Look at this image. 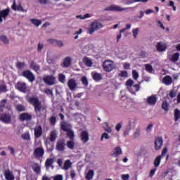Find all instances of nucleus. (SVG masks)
<instances>
[{
  "label": "nucleus",
  "mask_w": 180,
  "mask_h": 180,
  "mask_svg": "<svg viewBox=\"0 0 180 180\" xmlns=\"http://www.w3.org/2000/svg\"><path fill=\"white\" fill-rule=\"evenodd\" d=\"M27 102H29L30 105H32L35 113H40V112H41V108H43V106L41 105V101L39 100V98L34 96L30 97L28 98Z\"/></svg>",
  "instance_id": "nucleus-1"
},
{
  "label": "nucleus",
  "mask_w": 180,
  "mask_h": 180,
  "mask_svg": "<svg viewBox=\"0 0 180 180\" xmlns=\"http://www.w3.org/2000/svg\"><path fill=\"white\" fill-rule=\"evenodd\" d=\"M129 9H133V7L122 8L120 6H116L115 4H112L105 8L104 11H112V12H124V11H129Z\"/></svg>",
  "instance_id": "nucleus-2"
},
{
  "label": "nucleus",
  "mask_w": 180,
  "mask_h": 180,
  "mask_svg": "<svg viewBox=\"0 0 180 180\" xmlns=\"http://www.w3.org/2000/svg\"><path fill=\"white\" fill-rule=\"evenodd\" d=\"M42 79L44 84L49 85V86H52L53 85H56V84H57V78L53 75H45L43 77Z\"/></svg>",
  "instance_id": "nucleus-3"
},
{
  "label": "nucleus",
  "mask_w": 180,
  "mask_h": 180,
  "mask_svg": "<svg viewBox=\"0 0 180 180\" xmlns=\"http://www.w3.org/2000/svg\"><path fill=\"white\" fill-rule=\"evenodd\" d=\"M103 27V25H102V22H91L90 27L89 28V34H94L98 29H102Z\"/></svg>",
  "instance_id": "nucleus-4"
},
{
  "label": "nucleus",
  "mask_w": 180,
  "mask_h": 180,
  "mask_svg": "<svg viewBox=\"0 0 180 180\" xmlns=\"http://www.w3.org/2000/svg\"><path fill=\"white\" fill-rule=\"evenodd\" d=\"M103 68L106 72H110L115 69V65L113 61L110 60H106L103 63Z\"/></svg>",
  "instance_id": "nucleus-5"
},
{
  "label": "nucleus",
  "mask_w": 180,
  "mask_h": 180,
  "mask_svg": "<svg viewBox=\"0 0 180 180\" xmlns=\"http://www.w3.org/2000/svg\"><path fill=\"white\" fill-rule=\"evenodd\" d=\"M22 76L24 77V78L27 79L29 82H33L34 79H36V77L30 70L22 71Z\"/></svg>",
  "instance_id": "nucleus-6"
},
{
  "label": "nucleus",
  "mask_w": 180,
  "mask_h": 180,
  "mask_svg": "<svg viewBox=\"0 0 180 180\" xmlns=\"http://www.w3.org/2000/svg\"><path fill=\"white\" fill-rule=\"evenodd\" d=\"M0 120L3 123L9 124L12 122V116L8 112L0 113Z\"/></svg>",
  "instance_id": "nucleus-7"
},
{
  "label": "nucleus",
  "mask_w": 180,
  "mask_h": 180,
  "mask_svg": "<svg viewBox=\"0 0 180 180\" xmlns=\"http://www.w3.org/2000/svg\"><path fill=\"white\" fill-rule=\"evenodd\" d=\"M15 89L22 92V94H26L27 92V84L25 82H18L15 84Z\"/></svg>",
  "instance_id": "nucleus-8"
},
{
  "label": "nucleus",
  "mask_w": 180,
  "mask_h": 180,
  "mask_svg": "<svg viewBox=\"0 0 180 180\" xmlns=\"http://www.w3.org/2000/svg\"><path fill=\"white\" fill-rule=\"evenodd\" d=\"M34 136L35 139H40L43 136V128L41 125H37L34 129Z\"/></svg>",
  "instance_id": "nucleus-9"
},
{
  "label": "nucleus",
  "mask_w": 180,
  "mask_h": 180,
  "mask_svg": "<svg viewBox=\"0 0 180 180\" xmlns=\"http://www.w3.org/2000/svg\"><path fill=\"white\" fill-rule=\"evenodd\" d=\"M68 86L71 91H75L78 88V83L74 78H71L68 82Z\"/></svg>",
  "instance_id": "nucleus-10"
},
{
  "label": "nucleus",
  "mask_w": 180,
  "mask_h": 180,
  "mask_svg": "<svg viewBox=\"0 0 180 180\" xmlns=\"http://www.w3.org/2000/svg\"><path fill=\"white\" fill-rule=\"evenodd\" d=\"M33 154L35 158H40L44 155V149L43 147H38L34 150Z\"/></svg>",
  "instance_id": "nucleus-11"
},
{
  "label": "nucleus",
  "mask_w": 180,
  "mask_h": 180,
  "mask_svg": "<svg viewBox=\"0 0 180 180\" xmlns=\"http://www.w3.org/2000/svg\"><path fill=\"white\" fill-rule=\"evenodd\" d=\"M65 141L64 139H60L56 143V150L61 152L65 151Z\"/></svg>",
  "instance_id": "nucleus-12"
},
{
  "label": "nucleus",
  "mask_w": 180,
  "mask_h": 180,
  "mask_svg": "<svg viewBox=\"0 0 180 180\" xmlns=\"http://www.w3.org/2000/svg\"><path fill=\"white\" fill-rule=\"evenodd\" d=\"M19 119L21 122H30L32 115L28 112H22L19 115Z\"/></svg>",
  "instance_id": "nucleus-13"
},
{
  "label": "nucleus",
  "mask_w": 180,
  "mask_h": 180,
  "mask_svg": "<svg viewBox=\"0 0 180 180\" xmlns=\"http://www.w3.org/2000/svg\"><path fill=\"white\" fill-rule=\"evenodd\" d=\"M11 8L13 9V11H18V12H27V11L25 10L23 8V6H22V4H19L18 6H16V1H13V4L11 5Z\"/></svg>",
  "instance_id": "nucleus-14"
},
{
  "label": "nucleus",
  "mask_w": 180,
  "mask_h": 180,
  "mask_svg": "<svg viewBox=\"0 0 180 180\" xmlns=\"http://www.w3.org/2000/svg\"><path fill=\"white\" fill-rule=\"evenodd\" d=\"M164 143V140H162V137H158L155 140V150H158L161 149L162 147V144Z\"/></svg>",
  "instance_id": "nucleus-15"
},
{
  "label": "nucleus",
  "mask_w": 180,
  "mask_h": 180,
  "mask_svg": "<svg viewBox=\"0 0 180 180\" xmlns=\"http://www.w3.org/2000/svg\"><path fill=\"white\" fill-rule=\"evenodd\" d=\"M156 49L159 53H162V51H165V50H167V44L162 41L158 42L156 44Z\"/></svg>",
  "instance_id": "nucleus-16"
},
{
  "label": "nucleus",
  "mask_w": 180,
  "mask_h": 180,
  "mask_svg": "<svg viewBox=\"0 0 180 180\" xmlns=\"http://www.w3.org/2000/svg\"><path fill=\"white\" fill-rule=\"evenodd\" d=\"M80 139L82 141V143H88L89 141V134L88 133L87 131H82L80 134Z\"/></svg>",
  "instance_id": "nucleus-17"
},
{
  "label": "nucleus",
  "mask_w": 180,
  "mask_h": 180,
  "mask_svg": "<svg viewBox=\"0 0 180 180\" xmlns=\"http://www.w3.org/2000/svg\"><path fill=\"white\" fill-rule=\"evenodd\" d=\"M157 101H158V98H157V96L155 95H152L147 98L148 105H150L152 106H154V105L157 103Z\"/></svg>",
  "instance_id": "nucleus-18"
},
{
  "label": "nucleus",
  "mask_w": 180,
  "mask_h": 180,
  "mask_svg": "<svg viewBox=\"0 0 180 180\" xmlns=\"http://www.w3.org/2000/svg\"><path fill=\"white\" fill-rule=\"evenodd\" d=\"M9 12H11V9L9 8H6L0 11V23H2V22H4L3 19H5V18H6L9 15Z\"/></svg>",
  "instance_id": "nucleus-19"
},
{
  "label": "nucleus",
  "mask_w": 180,
  "mask_h": 180,
  "mask_svg": "<svg viewBox=\"0 0 180 180\" xmlns=\"http://www.w3.org/2000/svg\"><path fill=\"white\" fill-rule=\"evenodd\" d=\"M71 63H72V58L69 56L65 57L62 65L63 68H68L71 65Z\"/></svg>",
  "instance_id": "nucleus-20"
},
{
  "label": "nucleus",
  "mask_w": 180,
  "mask_h": 180,
  "mask_svg": "<svg viewBox=\"0 0 180 180\" xmlns=\"http://www.w3.org/2000/svg\"><path fill=\"white\" fill-rule=\"evenodd\" d=\"M123 152L122 151V148L120 146L115 147L112 153H111V157H119V155H122Z\"/></svg>",
  "instance_id": "nucleus-21"
},
{
  "label": "nucleus",
  "mask_w": 180,
  "mask_h": 180,
  "mask_svg": "<svg viewBox=\"0 0 180 180\" xmlns=\"http://www.w3.org/2000/svg\"><path fill=\"white\" fill-rule=\"evenodd\" d=\"M129 91L132 94V95H136V92H139L140 91V84H134L129 87Z\"/></svg>",
  "instance_id": "nucleus-22"
},
{
  "label": "nucleus",
  "mask_w": 180,
  "mask_h": 180,
  "mask_svg": "<svg viewBox=\"0 0 180 180\" xmlns=\"http://www.w3.org/2000/svg\"><path fill=\"white\" fill-rule=\"evenodd\" d=\"M30 68L35 71V72H39V71H40V65L36 63V62L33 60L30 62Z\"/></svg>",
  "instance_id": "nucleus-23"
},
{
  "label": "nucleus",
  "mask_w": 180,
  "mask_h": 180,
  "mask_svg": "<svg viewBox=\"0 0 180 180\" xmlns=\"http://www.w3.org/2000/svg\"><path fill=\"white\" fill-rule=\"evenodd\" d=\"M57 131H52L49 135V141H51V143H55L56 140H57Z\"/></svg>",
  "instance_id": "nucleus-24"
},
{
  "label": "nucleus",
  "mask_w": 180,
  "mask_h": 180,
  "mask_svg": "<svg viewBox=\"0 0 180 180\" xmlns=\"http://www.w3.org/2000/svg\"><path fill=\"white\" fill-rule=\"evenodd\" d=\"M4 176L6 178V180H15V176L9 170L5 171Z\"/></svg>",
  "instance_id": "nucleus-25"
},
{
  "label": "nucleus",
  "mask_w": 180,
  "mask_h": 180,
  "mask_svg": "<svg viewBox=\"0 0 180 180\" xmlns=\"http://www.w3.org/2000/svg\"><path fill=\"white\" fill-rule=\"evenodd\" d=\"M129 77V73L126 70H121L120 72L118 74V78L120 81H123V79H126Z\"/></svg>",
  "instance_id": "nucleus-26"
},
{
  "label": "nucleus",
  "mask_w": 180,
  "mask_h": 180,
  "mask_svg": "<svg viewBox=\"0 0 180 180\" xmlns=\"http://www.w3.org/2000/svg\"><path fill=\"white\" fill-rule=\"evenodd\" d=\"M91 75H92L93 79L96 82H98V81H101L102 79V74L101 73L92 72Z\"/></svg>",
  "instance_id": "nucleus-27"
},
{
  "label": "nucleus",
  "mask_w": 180,
  "mask_h": 180,
  "mask_svg": "<svg viewBox=\"0 0 180 180\" xmlns=\"http://www.w3.org/2000/svg\"><path fill=\"white\" fill-rule=\"evenodd\" d=\"M179 56H180V54H179V53H178V52L174 53V54L172 56L171 58H170V61H171L172 63H176V61H179Z\"/></svg>",
  "instance_id": "nucleus-28"
},
{
  "label": "nucleus",
  "mask_w": 180,
  "mask_h": 180,
  "mask_svg": "<svg viewBox=\"0 0 180 180\" xmlns=\"http://www.w3.org/2000/svg\"><path fill=\"white\" fill-rule=\"evenodd\" d=\"M163 82L165 85H171L172 84V78H171V76H165L163 78Z\"/></svg>",
  "instance_id": "nucleus-29"
},
{
  "label": "nucleus",
  "mask_w": 180,
  "mask_h": 180,
  "mask_svg": "<svg viewBox=\"0 0 180 180\" xmlns=\"http://www.w3.org/2000/svg\"><path fill=\"white\" fill-rule=\"evenodd\" d=\"M71 165H72V163H71V161H70V160H67L65 161L64 165L62 167V169L67 171L70 169V168H71Z\"/></svg>",
  "instance_id": "nucleus-30"
},
{
  "label": "nucleus",
  "mask_w": 180,
  "mask_h": 180,
  "mask_svg": "<svg viewBox=\"0 0 180 180\" xmlns=\"http://www.w3.org/2000/svg\"><path fill=\"white\" fill-rule=\"evenodd\" d=\"M53 164H54V158H48L45 162V167L46 168H50Z\"/></svg>",
  "instance_id": "nucleus-31"
},
{
  "label": "nucleus",
  "mask_w": 180,
  "mask_h": 180,
  "mask_svg": "<svg viewBox=\"0 0 180 180\" xmlns=\"http://www.w3.org/2000/svg\"><path fill=\"white\" fill-rule=\"evenodd\" d=\"M32 169L34 172H36L37 175L40 174L41 167L40 165H39V164H34V165L32 166Z\"/></svg>",
  "instance_id": "nucleus-32"
},
{
  "label": "nucleus",
  "mask_w": 180,
  "mask_h": 180,
  "mask_svg": "<svg viewBox=\"0 0 180 180\" xmlns=\"http://www.w3.org/2000/svg\"><path fill=\"white\" fill-rule=\"evenodd\" d=\"M94 170L90 169V170H89V172L86 174L85 179L86 180H91V179H94Z\"/></svg>",
  "instance_id": "nucleus-33"
},
{
  "label": "nucleus",
  "mask_w": 180,
  "mask_h": 180,
  "mask_svg": "<svg viewBox=\"0 0 180 180\" xmlns=\"http://www.w3.org/2000/svg\"><path fill=\"white\" fill-rule=\"evenodd\" d=\"M83 63L86 65V67H92V60L88 57H85L83 59Z\"/></svg>",
  "instance_id": "nucleus-34"
},
{
  "label": "nucleus",
  "mask_w": 180,
  "mask_h": 180,
  "mask_svg": "<svg viewBox=\"0 0 180 180\" xmlns=\"http://www.w3.org/2000/svg\"><path fill=\"white\" fill-rule=\"evenodd\" d=\"M66 146L70 150H74V148H75V143L72 140L68 141L66 143Z\"/></svg>",
  "instance_id": "nucleus-35"
},
{
  "label": "nucleus",
  "mask_w": 180,
  "mask_h": 180,
  "mask_svg": "<svg viewBox=\"0 0 180 180\" xmlns=\"http://www.w3.org/2000/svg\"><path fill=\"white\" fill-rule=\"evenodd\" d=\"M60 129L63 131H68L69 130H71L70 128H68V124H67L65 122L60 124Z\"/></svg>",
  "instance_id": "nucleus-36"
},
{
  "label": "nucleus",
  "mask_w": 180,
  "mask_h": 180,
  "mask_svg": "<svg viewBox=\"0 0 180 180\" xmlns=\"http://www.w3.org/2000/svg\"><path fill=\"white\" fill-rule=\"evenodd\" d=\"M30 22H32V25H34V26H37V27H38V26H40V25H41V20L32 18L30 20Z\"/></svg>",
  "instance_id": "nucleus-37"
},
{
  "label": "nucleus",
  "mask_w": 180,
  "mask_h": 180,
  "mask_svg": "<svg viewBox=\"0 0 180 180\" xmlns=\"http://www.w3.org/2000/svg\"><path fill=\"white\" fill-rule=\"evenodd\" d=\"M160 163H161V155H158L155 158L154 161V165L155 168H158V167H160Z\"/></svg>",
  "instance_id": "nucleus-38"
},
{
  "label": "nucleus",
  "mask_w": 180,
  "mask_h": 180,
  "mask_svg": "<svg viewBox=\"0 0 180 180\" xmlns=\"http://www.w3.org/2000/svg\"><path fill=\"white\" fill-rule=\"evenodd\" d=\"M0 41H2L4 44H9V39H8V37L6 35L0 36Z\"/></svg>",
  "instance_id": "nucleus-39"
},
{
  "label": "nucleus",
  "mask_w": 180,
  "mask_h": 180,
  "mask_svg": "<svg viewBox=\"0 0 180 180\" xmlns=\"http://www.w3.org/2000/svg\"><path fill=\"white\" fill-rule=\"evenodd\" d=\"M49 41H51V43L57 44V46H58V47H63V46H64V44L63 43V41H58L57 39H50Z\"/></svg>",
  "instance_id": "nucleus-40"
},
{
  "label": "nucleus",
  "mask_w": 180,
  "mask_h": 180,
  "mask_svg": "<svg viewBox=\"0 0 180 180\" xmlns=\"http://www.w3.org/2000/svg\"><path fill=\"white\" fill-rule=\"evenodd\" d=\"M169 104L168 103L167 101H164L162 103V109H163L165 112H168V110H169Z\"/></svg>",
  "instance_id": "nucleus-41"
},
{
  "label": "nucleus",
  "mask_w": 180,
  "mask_h": 180,
  "mask_svg": "<svg viewBox=\"0 0 180 180\" xmlns=\"http://www.w3.org/2000/svg\"><path fill=\"white\" fill-rule=\"evenodd\" d=\"M15 109L18 112H25L26 110V108H25V105L22 104H18L15 106Z\"/></svg>",
  "instance_id": "nucleus-42"
},
{
  "label": "nucleus",
  "mask_w": 180,
  "mask_h": 180,
  "mask_svg": "<svg viewBox=\"0 0 180 180\" xmlns=\"http://www.w3.org/2000/svg\"><path fill=\"white\" fill-rule=\"evenodd\" d=\"M145 70H146V71L149 72V74H151L153 72V71H154V69H153V66L150 64L145 65Z\"/></svg>",
  "instance_id": "nucleus-43"
},
{
  "label": "nucleus",
  "mask_w": 180,
  "mask_h": 180,
  "mask_svg": "<svg viewBox=\"0 0 180 180\" xmlns=\"http://www.w3.org/2000/svg\"><path fill=\"white\" fill-rule=\"evenodd\" d=\"M180 119V111L178 109L174 110V120L177 122Z\"/></svg>",
  "instance_id": "nucleus-44"
},
{
  "label": "nucleus",
  "mask_w": 180,
  "mask_h": 180,
  "mask_svg": "<svg viewBox=\"0 0 180 180\" xmlns=\"http://www.w3.org/2000/svg\"><path fill=\"white\" fill-rule=\"evenodd\" d=\"M67 136L70 140H74V137L75 136L74 135V131L70 129L69 131H67Z\"/></svg>",
  "instance_id": "nucleus-45"
},
{
  "label": "nucleus",
  "mask_w": 180,
  "mask_h": 180,
  "mask_svg": "<svg viewBox=\"0 0 180 180\" xmlns=\"http://www.w3.org/2000/svg\"><path fill=\"white\" fill-rule=\"evenodd\" d=\"M49 122L51 126H56V123L57 122V117H56L55 116H51L49 118Z\"/></svg>",
  "instance_id": "nucleus-46"
},
{
  "label": "nucleus",
  "mask_w": 180,
  "mask_h": 180,
  "mask_svg": "<svg viewBox=\"0 0 180 180\" xmlns=\"http://www.w3.org/2000/svg\"><path fill=\"white\" fill-rule=\"evenodd\" d=\"M21 137L23 140L28 141L30 140V134H29V132H25L21 136Z\"/></svg>",
  "instance_id": "nucleus-47"
},
{
  "label": "nucleus",
  "mask_w": 180,
  "mask_h": 180,
  "mask_svg": "<svg viewBox=\"0 0 180 180\" xmlns=\"http://www.w3.org/2000/svg\"><path fill=\"white\" fill-rule=\"evenodd\" d=\"M134 84V81H133V79H129L126 82V86H127V89H129V88L133 86Z\"/></svg>",
  "instance_id": "nucleus-48"
},
{
  "label": "nucleus",
  "mask_w": 180,
  "mask_h": 180,
  "mask_svg": "<svg viewBox=\"0 0 180 180\" xmlns=\"http://www.w3.org/2000/svg\"><path fill=\"white\" fill-rule=\"evenodd\" d=\"M26 64L25 62H17L16 67L18 68V70H22V68H25V66Z\"/></svg>",
  "instance_id": "nucleus-49"
},
{
  "label": "nucleus",
  "mask_w": 180,
  "mask_h": 180,
  "mask_svg": "<svg viewBox=\"0 0 180 180\" xmlns=\"http://www.w3.org/2000/svg\"><path fill=\"white\" fill-rule=\"evenodd\" d=\"M58 80L59 82L64 84L65 82V75H64L63 74H59Z\"/></svg>",
  "instance_id": "nucleus-50"
},
{
  "label": "nucleus",
  "mask_w": 180,
  "mask_h": 180,
  "mask_svg": "<svg viewBox=\"0 0 180 180\" xmlns=\"http://www.w3.org/2000/svg\"><path fill=\"white\" fill-rule=\"evenodd\" d=\"M81 81L83 84V85H84V86H88V79H86V77L84 76L82 77Z\"/></svg>",
  "instance_id": "nucleus-51"
},
{
  "label": "nucleus",
  "mask_w": 180,
  "mask_h": 180,
  "mask_svg": "<svg viewBox=\"0 0 180 180\" xmlns=\"http://www.w3.org/2000/svg\"><path fill=\"white\" fill-rule=\"evenodd\" d=\"M132 77L134 79L137 80L139 79V72H137L135 70H132Z\"/></svg>",
  "instance_id": "nucleus-52"
},
{
  "label": "nucleus",
  "mask_w": 180,
  "mask_h": 180,
  "mask_svg": "<svg viewBox=\"0 0 180 180\" xmlns=\"http://www.w3.org/2000/svg\"><path fill=\"white\" fill-rule=\"evenodd\" d=\"M139 28L134 29L132 30L133 36L134 39H137V36L139 35Z\"/></svg>",
  "instance_id": "nucleus-53"
},
{
  "label": "nucleus",
  "mask_w": 180,
  "mask_h": 180,
  "mask_svg": "<svg viewBox=\"0 0 180 180\" xmlns=\"http://www.w3.org/2000/svg\"><path fill=\"white\" fill-rule=\"evenodd\" d=\"M103 139H105V140H109L110 137L109 136V134L108 133H103L101 136V141L102 140H103Z\"/></svg>",
  "instance_id": "nucleus-54"
},
{
  "label": "nucleus",
  "mask_w": 180,
  "mask_h": 180,
  "mask_svg": "<svg viewBox=\"0 0 180 180\" xmlns=\"http://www.w3.org/2000/svg\"><path fill=\"white\" fill-rule=\"evenodd\" d=\"M6 88H7L6 85H4V84L0 85V93L6 92V91H8Z\"/></svg>",
  "instance_id": "nucleus-55"
},
{
  "label": "nucleus",
  "mask_w": 180,
  "mask_h": 180,
  "mask_svg": "<svg viewBox=\"0 0 180 180\" xmlns=\"http://www.w3.org/2000/svg\"><path fill=\"white\" fill-rule=\"evenodd\" d=\"M122 126H123V122H120L117 124L115 126V130L117 131H120V129H122Z\"/></svg>",
  "instance_id": "nucleus-56"
},
{
  "label": "nucleus",
  "mask_w": 180,
  "mask_h": 180,
  "mask_svg": "<svg viewBox=\"0 0 180 180\" xmlns=\"http://www.w3.org/2000/svg\"><path fill=\"white\" fill-rule=\"evenodd\" d=\"M169 96H170V98H175V96H176V92H175V91L172 90L169 93Z\"/></svg>",
  "instance_id": "nucleus-57"
},
{
  "label": "nucleus",
  "mask_w": 180,
  "mask_h": 180,
  "mask_svg": "<svg viewBox=\"0 0 180 180\" xmlns=\"http://www.w3.org/2000/svg\"><path fill=\"white\" fill-rule=\"evenodd\" d=\"M121 178L122 180H129L130 178V175L129 174H122Z\"/></svg>",
  "instance_id": "nucleus-58"
},
{
  "label": "nucleus",
  "mask_w": 180,
  "mask_h": 180,
  "mask_svg": "<svg viewBox=\"0 0 180 180\" xmlns=\"http://www.w3.org/2000/svg\"><path fill=\"white\" fill-rule=\"evenodd\" d=\"M44 93H45L46 95H53V91L51 90L50 89H44Z\"/></svg>",
  "instance_id": "nucleus-59"
},
{
  "label": "nucleus",
  "mask_w": 180,
  "mask_h": 180,
  "mask_svg": "<svg viewBox=\"0 0 180 180\" xmlns=\"http://www.w3.org/2000/svg\"><path fill=\"white\" fill-rule=\"evenodd\" d=\"M134 136L135 139H137V137H140V129H137L136 131L134 134Z\"/></svg>",
  "instance_id": "nucleus-60"
},
{
  "label": "nucleus",
  "mask_w": 180,
  "mask_h": 180,
  "mask_svg": "<svg viewBox=\"0 0 180 180\" xmlns=\"http://www.w3.org/2000/svg\"><path fill=\"white\" fill-rule=\"evenodd\" d=\"M7 148L8 150H10V154H11V155H15V148L11 146H8Z\"/></svg>",
  "instance_id": "nucleus-61"
},
{
  "label": "nucleus",
  "mask_w": 180,
  "mask_h": 180,
  "mask_svg": "<svg viewBox=\"0 0 180 180\" xmlns=\"http://www.w3.org/2000/svg\"><path fill=\"white\" fill-rule=\"evenodd\" d=\"M53 180H63V175L58 174L53 177Z\"/></svg>",
  "instance_id": "nucleus-62"
},
{
  "label": "nucleus",
  "mask_w": 180,
  "mask_h": 180,
  "mask_svg": "<svg viewBox=\"0 0 180 180\" xmlns=\"http://www.w3.org/2000/svg\"><path fill=\"white\" fill-rule=\"evenodd\" d=\"M6 105V99H3L0 101V106L5 108Z\"/></svg>",
  "instance_id": "nucleus-63"
},
{
  "label": "nucleus",
  "mask_w": 180,
  "mask_h": 180,
  "mask_svg": "<svg viewBox=\"0 0 180 180\" xmlns=\"http://www.w3.org/2000/svg\"><path fill=\"white\" fill-rule=\"evenodd\" d=\"M123 68H124V70H129L130 69V63H124L123 65Z\"/></svg>",
  "instance_id": "nucleus-64"
}]
</instances>
